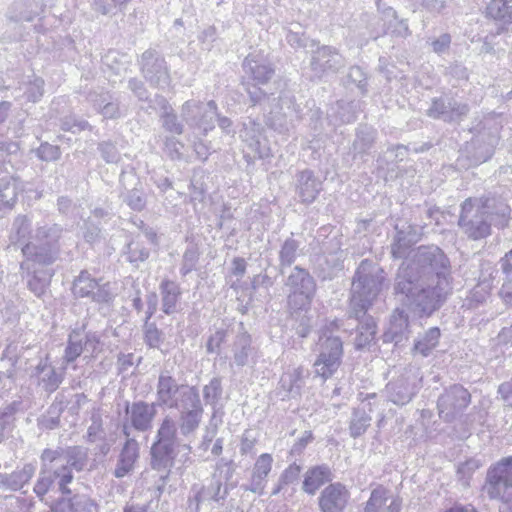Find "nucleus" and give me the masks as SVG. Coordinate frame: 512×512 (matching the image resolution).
I'll list each match as a JSON object with an SVG mask.
<instances>
[{
    "instance_id": "obj_60",
    "label": "nucleus",
    "mask_w": 512,
    "mask_h": 512,
    "mask_svg": "<svg viewBox=\"0 0 512 512\" xmlns=\"http://www.w3.org/2000/svg\"><path fill=\"white\" fill-rule=\"evenodd\" d=\"M44 84V80L41 77L33 76V79L25 85L22 96L16 95L15 98L19 99L22 97L25 98L26 102L36 103L41 100L44 94Z\"/></svg>"
},
{
    "instance_id": "obj_63",
    "label": "nucleus",
    "mask_w": 512,
    "mask_h": 512,
    "mask_svg": "<svg viewBox=\"0 0 512 512\" xmlns=\"http://www.w3.org/2000/svg\"><path fill=\"white\" fill-rule=\"evenodd\" d=\"M481 466V462L478 459L470 458L463 463H460L457 468L458 480L465 487L470 485V479L473 474Z\"/></svg>"
},
{
    "instance_id": "obj_46",
    "label": "nucleus",
    "mask_w": 512,
    "mask_h": 512,
    "mask_svg": "<svg viewBox=\"0 0 512 512\" xmlns=\"http://www.w3.org/2000/svg\"><path fill=\"white\" fill-rule=\"evenodd\" d=\"M229 490V485H224L221 477L216 473H213L211 480L207 485L201 486L198 489L205 501H212L221 506L224 505L229 494Z\"/></svg>"
},
{
    "instance_id": "obj_13",
    "label": "nucleus",
    "mask_w": 512,
    "mask_h": 512,
    "mask_svg": "<svg viewBox=\"0 0 512 512\" xmlns=\"http://www.w3.org/2000/svg\"><path fill=\"white\" fill-rule=\"evenodd\" d=\"M72 293L76 298H88L99 305L107 306H110L115 298L110 283H101V279L94 278L87 270H82L75 277Z\"/></svg>"
},
{
    "instance_id": "obj_1",
    "label": "nucleus",
    "mask_w": 512,
    "mask_h": 512,
    "mask_svg": "<svg viewBox=\"0 0 512 512\" xmlns=\"http://www.w3.org/2000/svg\"><path fill=\"white\" fill-rule=\"evenodd\" d=\"M450 275V260L441 248L419 246L412 258L399 266L394 292L409 312L419 318L430 317L447 300Z\"/></svg>"
},
{
    "instance_id": "obj_9",
    "label": "nucleus",
    "mask_w": 512,
    "mask_h": 512,
    "mask_svg": "<svg viewBox=\"0 0 512 512\" xmlns=\"http://www.w3.org/2000/svg\"><path fill=\"white\" fill-rule=\"evenodd\" d=\"M197 396L199 392L196 387L178 383L169 371L159 374L156 384L157 406L177 409Z\"/></svg>"
},
{
    "instance_id": "obj_20",
    "label": "nucleus",
    "mask_w": 512,
    "mask_h": 512,
    "mask_svg": "<svg viewBox=\"0 0 512 512\" xmlns=\"http://www.w3.org/2000/svg\"><path fill=\"white\" fill-rule=\"evenodd\" d=\"M488 220L498 228H504L510 220V206L506 200L496 193L488 192L481 197L469 198Z\"/></svg>"
},
{
    "instance_id": "obj_34",
    "label": "nucleus",
    "mask_w": 512,
    "mask_h": 512,
    "mask_svg": "<svg viewBox=\"0 0 512 512\" xmlns=\"http://www.w3.org/2000/svg\"><path fill=\"white\" fill-rule=\"evenodd\" d=\"M26 270V287L38 299H43L47 294L53 276L54 268H37L25 267Z\"/></svg>"
},
{
    "instance_id": "obj_31",
    "label": "nucleus",
    "mask_w": 512,
    "mask_h": 512,
    "mask_svg": "<svg viewBox=\"0 0 512 512\" xmlns=\"http://www.w3.org/2000/svg\"><path fill=\"white\" fill-rule=\"evenodd\" d=\"M390 490L377 485L370 494L363 512H401V499L392 497Z\"/></svg>"
},
{
    "instance_id": "obj_61",
    "label": "nucleus",
    "mask_w": 512,
    "mask_h": 512,
    "mask_svg": "<svg viewBox=\"0 0 512 512\" xmlns=\"http://www.w3.org/2000/svg\"><path fill=\"white\" fill-rule=\"evenodd\" d=\"M223 388L219 377H213L210 382L203 387V398L207 405L215 408L222 397Z\"/></svg>"
},
{
    "instance_id": "obj_37",
    "label": "nucleus",
    "mask_w": 512,
    "mask_h": 512,
    "mask_svg": "<svg viewBox=\"0 0 512 512\" xmlns=\"http://www.w3.org/2000/svg\"><path fill=\"white\" fill-rule=\"evenodd\" d=\"M255 349L252 346L250 334L245 330L244 324H238V330L232 344L233 363L237 367H244L249 364V359L253 355Z\"/></svg>"
},
{
    "instance_id": "obj_59",
    "label": "nucleus",
    "mask_w": 512,
    "mask_h": 512,
    "mask_svg": "<svg viewBox=\"0 0 512 512\" xmlns=\"http://www.w3.org/2000/svg\"><path fill=\"white\" fill-rule=\"evenodd\" d=\"M143 340L146 346L153 349H159L164 342V334L155 322L144 321L142 328Z\"/></svg>"
},
{
    "instance_id": "obj_6",
    "label": "nucleus",
    "mask_w": 512,
    "mask_h": 512,
    "mask_svg": "<svg viewBox=\"0 0 512 512\" xmlns=\"http://www.w3.org/2000/svg\"><path fill=\"white\" fill-rule=\"evenodd\" d=\"M244 71L243 86L248 95L250 106L256 107L268 99H273L274 82L282 80L274 79V65L261 53H249L242 63Z\"/></svg>"
},
{
    "instance_id": "obj_26",
    "label": "nucleus",
    "mask_w": 512,
    "mask_h": 512,
    "mask_svg": "<svg viewBox=\"0 0 512 512\" xmlns=\"http://www.w3.org/2000/svg\"><path fill=\"white\" fill-rule=\"evenodd\" d=\"M66 484V491L49 505L50 512H96L97 504L85 494H73Z\"/></svg>"
},
{
    "instance_id": "obj_64",
    "label": "nucleus",
    "mask_w": 512,
    "mask_h": 512,
    "mask_svg": "<svg viewBox=\"0 0 512 512\" xmlns=\"http://www.w3.org/2000/svg\"><path fill=\"white\" fill-rule=\"evenodd\" d=\"M60 412L61 409L52 404L46 415H42L37 419V425L41 430H53L60 425Z\"/></svg>"
},
{
    "instance_id": "obj_14",
    "label": "nucleus",
    "mask_w": 512,
    "mask_h": 512,
    "mask_svg": "<svg viewBox=\"0 0 512 512\" xmlns=\"http://www.w3.org/2000/svg\"><path fill=\"white\" fill-rule=\"evenodd\" d=\"M458 225L462 232L471 240H481L491 234L493 222L488 220L469 198L461 204Z\"/></svg>"
},
{
    "instance_id": "obj_32",
    "label": "nucleus",
    "mask_w": 512,
    "mask_h": 512,
    "mask_svg": "<svg viewBox=\"0 0 512 512\" xmlns=\"http://www.w3.org/2000/svg\"><path fill=\"white\" fill-rule=\"evenodd\" d=\"M334 473L328 464L309 467L303 474L302 491L313 496L325 484L333 483Z\"/></svg>"
},
{
    "instance_id": "obj_49",
    "label": "nucleus",
    "mask_w": 512,
    "mask_h": 512,
    "mask_svg": "<svg viewBox=\"0 0 512 512\" xmlns=\"http://www.w3.org/2000/svg\"><path fill=\"white\" fill-rule=\"evenodd\" d=\"M31 239H33L32 219L28 215L20 214L16 216L10 231L11 243L24 245L26 242H32Z\"/></svg>"
},
{
    "instance_id": "obj_62",
    "label": "nucleus",
    "mask_w": 512,
    "mask_h": 512,
    "mask_svg": "<svg viewBox=\"0 0 512 512\" xmlns=\"http://www.w3.org/2000/svg\"><path fill=\"white\" fill-rule=\"evenodd\" d=\"M203 103L196 100H188L182 105L181 117L190 127L194 128L201 116Z\"/></svg>"
},
{
    "instance_id": "obj_44",
    "label": "nucleus",
    "mask_w": 512,
    "mask_h": 512,
    "mask_svg": "<svg viewBox=\"0 0 512 512\" xmlns=\"http://www.w3.org/2000/svg\"><path fill=\"white\" fill-rule=\"evenodd\" d=\"M44 0H18L11 8L10 18L14 21H32L45 7Z\"/></svg>"
},
{
    "instance_id": "obj_58",
    "label": "nucleus",
    "mask_w": 512,
    "mask_h": 512,
    "mask_svg": "<svg viewBox=\"0 0 512 512\" xmlns=\"http://www.w3.org/2000/svg\"><path fill=\"white\" fill-rule=\"evenodd\" d=\"M16 404L12 403L0 410V443L5 441L14 428Z\"/></svg>"
},
{
    "instance_id": "obj_55",
    "label": "nucleus",
    "mask_w": 512,
    "mask_h": 512,
    "mask_svg": "<svg viewBox=\"0 0 512 512\" xmlns=\"http://www.w3.org/2000/svg\"><path fill=\"white\" fill-rule=\"evenodd\" d=\"M36 473V463L28 462L22 467L17 466L11 474L12 492L21 490L27 485Z\"/></svg>"
},
{
    "instance_id": "obj_41",
    "label": "nucleus",
    "mask_w": 512,
    "mask_h": 512,
    "mask_svg": "<svg viewBox=\"0 0 512 512\" xmlns=\"http://www.w3.org/2000/svg\"><path fill=\"white\" fill-rule=\"evenodd\" d=\"M441 331L438 327H430L422 333H418L415 337L411 353L423 358L429 357L439 345Z\"/></svg>"
},
{
    "instance_id": "obj_52",
    "label": "nucleus",
    "mask_w": 512,
    "mask_h": 512,
    "mask_svg": "<svg viewBox=\"0 0 512 512\" xmlns=\"http://www.w3.org/2000/svg\"><path fill=\"white\" fill-rule=\"evenodd\" d=\"M342 364V359L318 353L314 362L315 375L326 381L334 376Z\"/></svg>"
},
{
    "instance_id": "obj_40",
    "label": "nucleus",
    "mask_w": 512,
    "mask_h": 512,
    "mask_svg": "<svg viewBox=\"0 0 512 512\" xmlns=\"http://www.w3.org/2000/svg\"><path fill=\"white\" fill-rule=\"evenodd\" d=\"M159 292L163 313L166 315L176 313L182 295L180 285L173 280L165 278L159 284Z\"/></svg>"
},
{
    "instance_id": "obj_43",
    "label": "nucleus",
    "mask_w": 512,
    "mask_h": 512,
    "mask_svg": "<svg viewBox=\"0 0 512 512\" xmlns=\"http://www.w3.org/2000/svg\"><path fill=\"white\" fill-rule=\"evenodd\" d=\"M395 230L396 234L391 243V255L394 259H402L409 254L411 246L416 242V234L411 225H408L407 229H400L396 225Z\"/></svg>"
},
{
    "instance_id": "obj_57",
    "label": "nucleus",
    "mask_w": 512,
    "mask_h": 512,
    "mask_svg": "<svg viewBox=\"0 0 512 512\" xmlns=\"http://www.w3.org/2000/svg\"><path fill=\"white\" fill-rule=\"evenodd\" d=\"M126 259L133 266L139 267V264L146 261L150 256V251L138 241L129 242L124 248Z\"/></svg>"
},
{
    "instance_id": "obj_7",
    "label": "nucleus",
    "mask_w": 512,
    "mask_h": 512,
    "mask_svg": "<svg viewBox=\"0 0 512 512\" xmlns=\"http://www.w3.org/2000/svg\"><path fill=\"white\" fill-rule=\"evenodd\" d=\"M60 454L46 448L40 455V470L33 486V493L40 501L57 485L58 492L66 491V484L74 479V474L57 465Z\"/></svg>"
},
{
    "instance_id": "obj_38",
    "label": "nucleus",
    "mask_w": 512,
    "mask_h": 512,
    "mask_svg": "<svg viewBox=\"0 0 512 512\" xmlns=\"http://www.w3.org/2000/svg\"><path fill=\"white\" fill-rule=\"evenodd\" d=\"M305 385L304 371L301 367L284 373L279 381V392L282 400L294 399L301 396Z\"/></svg>"
},
{
    "instance_id": "obj_23",
    "label": "nucleus",
    "mask_w": 512,
    "mask_h": 512,
    "mask_svg": "<svg viewBox=\"0 0 512 512\" xmlns=\"http://www.w3.org/2000/svg\"><path fill=\"white\" fill-rule=\"evenodd\" d=\"M140 180L133 168L123 169L119 176V185L125 190L122 193L123 202L136 212H141L145 209L147 199L143 189L138 187Z\"/></svg>"
},
{
    "instance_id": "obj_8",
    "label": "nucleus",
    "mask_w": 512,
    "mask_h": 512,
    "mask_svg": "<svg viewBox=\"0 0 512 512\" xmlns=\"http://www.w3.org/2000/svg\"><path fill=\"white\" fill-rule=\"evenodd\" d=\"M287 289V307L291 313H297L310 307L316 292V281L309 271L294 266L284 280Z\"/></svg>"
},
{
    "instance_id": "obj_5",
    "label": "nucleus",
    "mask_w": 512,
    "mask_h": 512,
    "mask_svg": "<svg viewBox=\"0 0 512 512\" xmlns=\"http://www.w3.org/2000/svg\"><path fill=\"white\" fill-rule=\"evenodd\" d=\"M62 233L63 228L59 224H37L33 234L34 242H26L21 248L25 258L20 264L21 270L28 266L53 268L52 265L60 255L59 240Z\"/></svg>"
},
{
    "instance_id": "obj_30",
    "label": "nucleus",
    "mask_w": 512,
    "mask_h": 512,
    "mask_svg": "<svg viewBox=\"0 0 512 512\" xmlns=\"http://www.w3.org/2000/svg\"><path fill=\"white\" fill-rule=\"evenodd\" d=\"M411 334L409 314L404 308H396L393 310L389 326L385 331L384 342H394L399 345L406 342Z\"/></svg>"
},
{
    "instance_id": "obj_15",
    "label": "nucleus",
    "mask_w": 512,
    "mask_h": 512,
    "mask_svg": "<svg viewBox=\"0 0 512 512\" xmlns=\"http://www.w3.org/2000/svg\"><path fill=\"white\" fill-rule=\"evenodd\" d=\"M471 403V394L460 384L446 388L439 396L437 407L439 416L445 422H453Z\"/></svg>"
},
{
    "instance_id": "obj_19",
    "label": "nucleus",
    "mask_w": 512,
    "mask_h": 512,
    "mask_svg": "<svg viewBox=\"0 0 512 512\" xmlns=\"http://www.w3.org/2000/svg\"><path fill=\"white\" fill-rule=\"evenodd\" d=\"M311 50L310 69L314 75L321 78L328 73H336L346 64L345 58L337 48L330 45H319Z\"/></svg>"
},
{
    "instance_id": "obj_45",
    "label": "nucleus",
    "mask_w": 512,
    "mask_h": 512,
    "mask_svg": "<svg viewBox=\"0 0 512 512\" xmlns=\"http://www.w3.org/2000/svg\"><path fill=\"white\" fill-rule=\"evenodd\" d=\"M294 233L287 237L280 245L278 253V272L285 274V270L290 268L300 255V242L293 238Z\"/></svg>"
},
{
    "instance_id": "obj_17",
    "label": "nucleus",
    "mask_w": 512,
    "mask_h": 512,
    "mask_svg": "<svg viewBox=\"0 0 512 512\" xmlns=\"http://www.w3.org/2000/svg\"><path fill=\"white\" fill-rule=\"evenodd\" d=\"M100 345V338L96 333L84 332L81 329L72 330L62 356V370H66L81 354L86 351L95 353Z\"/></svg>"
},
{
    "instance_id": "obj_48",
    "label": "nucleus",
    "mask_w": 512,
    "mask_h": 512,
    "mask_svg": "<svg viewBox=\"0 0 512 512\" xmlns=\"http://www.w3.org/2000/svg\"><path fill=\"white\" fill-rule=\"evenodd\" d=\"M485 16L502 25H512V0H489Z\"/></svg>"
},
{
    "instance_id": "obj_53",
    "label": "nucleus",
    "mask_w": 512,
    "mask_h": 512,
    "mask_svg": "<svg viewBox=\"0 0 512 512\" xmlns=\"http://www.w3.org/2000/svg\"><path fill=\"white\" fill-rule=\"evenodd\" d=\"M356 104L354 102L337 101L328 114L334 125L351 123L356 120Z\"/></svg>"
},
{
    "instance_id": "obj_24",
    "label": "nucleus",
    "mask_w": 512,
    "mask_h": 512,
    "mask_svg": "<svg viewBox=\"0 0 512 512\" xmlns=\"http://www.w3.org/2000/svg\"><path fill=\"white\" fill-rule=\"evenodd\" d=\"M86 100L104 120H117L124 115L119 98L110 91L91 90L87 93Z\"/></svg>"
},
{
    "instance_id": "obj_29",
    "label": "nucleus",
    "mask_w": 512,
    "mask_h": 512,
    "mask_svg": "<svg viewBox=\"0 0 512 512\" xmlns=\"http://www.w3.org/2000/svg\"><path fill=\"white\" fill-rule=\"evenodd\" d=\"M140 458V444L136 439H129L122 444L113 470L114 477L121 479L130 475Z\"/></svg>"
},
{
    "instance_id": "obj_2",
    "label": "nucleus",
    "mask_w": 512,
    "mask_h": 512,
    "mask_svg": "<svg viewBox=\"0 0 512 512\" xmlns=\"http://www.w3.org/2000/svg\"><path fill=\"white\" fill-rule=\"evenodd\" d=\"M177 410V421L169 414L161 419L150 447V466L158 472H170L177 456V448L188 453L191 451L190 444H181L180 439L191 440L200 427L204 413L200 395Z\"/></svg>"
},
{
    "instance_id": "obj_47",
    "label": "nucleus",
    "mask_w": 512,
    "mask_h": 512,
    "mask_svg": "<svg viewBox=\"0 0 512 512\" xmlns=\"http://www.w3.org/2000/svg\"><path fill=\"white\" fill-rule=\"evenodd\" d=\"M155 100L161 109L160 119L162 122V127L167 132L181 135L184 132V125L178 119V116L174 112L167 99L161 95H157Z\"/></svg>"
},
{
    "instance_id": "obj_22",
    "label": "nucleus",
    "mask_w": 512,
    "mask_h": 512,
    "mask_svg": "<svg viewBox=\"0 0 512 512\" xmlns=\"http://www.w3.org/2000/svg\"><path fill=\"white\" fill-rule=\"evenodd\" d=\"M13 165L5 158H0V209L11 210L16 202L19 192L25 188L24 182L15 175H10Z\"/></svg>"
},
{
    "instance_id": "obj_39",
    "label": "nucleus",
    "mask_w": 512,
    "mask_h": 512,
    "mask_svg": "<svg viewBox=\"0 0 512 512\" xmlns=\"http://www.w3.org/2000/svg\"><path fill=\"white\" fill-rule=\"evenodd\" d=\"M377 138V130L369 125H359L355 132V139L352 143L351 152L353 159L364 158L371 153V149Z\"/></svg>"
},
{
    "instance_id": "obj_54",
    "label": "nucleus",
    "mask_w": 512,
    "mask_h": 512,
    "mask_svg": "<svg viewBox=\"0 0 512 512\" xmlns=\"http://www.w3.org/2000/svg\"><path fill=\"white\" fill-rule=\"evenodd\" d=\"M372 417L363 408H355L352 411L349 433L352 438H358L362 436L367 429L370 427Z\"/></svg>"
},
{
    "instance_id": "obj_25",
    "label": "nucleus",
    "mask_w": 512,
    "mask_h": 512,
    "mask_svg": "<svg viewBox=\"0 0 512 512\" xmlns=\"http://www.w3.org/2000/svg\"><path fill=\"white\" fill-rule=\"evenodd\" d=\"M157 404L148 403L143 400L127 402L125 405V414L127 422L138 432H147L152 429L153 421L157 415Z\"/></svg>"
},
{
    "instance_id": "obj_33",
    "label": "nucleus",
    "mask_w": 512,
    "mask_h": 512,
    "mask_svg": "<svg viewBox=\"0 0 512 512\" xmlns=\"http://www.w3.org/2000/svg\"><path fill=\"white\" fill-rule=\"evenodd\" d=\"M273 457L269 453L261 454L255 461L249 484L243 485L245 491L263 495L267 478L272 470Z\"/></svg>"
},
{
    "instance_id": "obj_51",
    "label": "nucleus",
    "mask_w": 512,
    "mask_h": 512,
    "mask_svg": "<svg viewBox=\"0 0 512 512\" xmlns=\"http://www.w3.org/2000/svg\"><path fill=\"white\" fill-rule=\"evenodd\" d=\"M360 23L366 30L362 35L365 36L367 40H376L387 33L386 23L372 13H362L360 15Z\"/></svg>"
},
{
    "instance_id": "obj_12",
    "label": "nucleus",
    "mask_w": 512,
    "mask_h": 512,
    "mask_svg": "<svg viewBox=\"0 0 512 512\" xmlns=\"http://www.w3.org/2000/svg\"><path fill=\"white\" fill-rule=\"evenodd\" d=\"M422 375L414 366L405 367L402 373L386 385L388 400L398 406L408 404L421 387Z\"/></svg>"
},
{
    "instance_id": "obj_56",
    "label": "nucleus",
    "mask_w": 512,
    "mask_h": 512,
    "mask_svg": "<svg viewBox=\"0 0 512 512\" xmlns=\"http://www.w3.org/2000/svg\"><path fill=\"white\" fill-rule=\"evenodd\" d=\"M218 116V108L215 101L210 100L207 104L203 105L201 116L198 119L194 128L202 131L203 135L214 129V122Z\"/></svg>"
},
{
    "instance_id": "obj_10",
    "label": "nucleus",
    "mask_w": 512,
    "mask_h": 512,
    "mask_svg": "<svg viewBox=\"0 0 512 512\" xmlns=\"http://www.w3.org/2000/svg\"><path fill=\"white\" fill-rule=\"evenodd\" d=\"M264 132V127L257 119L248 116L243 121L239 137L243 143L244 159L248 164L271 156L269 141Z\"/></svg>"
},
{
    "instance_id": "obj_16",
    "label": "nucleus",
    "mask_w": 512,
    "mask_h": 512,
    "mask_svg": "<svg viewBox=\"0 0 512 512\" xmlns=\"http://www.w3.org/2000/svg\"><path fill=\"white\" fill-rule=\"evenodd\" d=\"M469 105L459 102L449 94H443L431 99V104L426 110V115L435 120L446 123H458L469 113Z\"/></svg>"
},
{
    "instance_id": "obj_27",
    "label": "nucleus",
    "mask_w": 512,
    "mask_h": 512,
    "mask_svg": "<svg viewBox=\"0 0 512 512\" xmlns=\"http://www.w3.org/2000/svg\"><path fill=\"white\" fill-rule=\"evenodd\" d=\"M350 492L341 482L327 485L318 497L320 512H345L349 503Z\"/></svg>"
},
{
    "instance_id": "obj_3",
    "label": "nucleus",
    "mask_w": 512,
    "mask_h": 512,
    "mask_svg": "<svg viewBox=\"0 0 512 512\" xmlns=\"http://www.w3.org/2000/svg\"><path fill=\"white\" fill-rule=\"evenodd\" d=\"M385 279L384 270L368 259L360 262L353 276L348 315L359 322L354 340V348L358 351L369 350L375 343L377 324L367 312L380 294Z\"/></svg>"
},
{
    "instance_id": "obj_35",
    "label": "nucleus",
    "mask_w": 512,
    "mask_h": 512,
    "mask_svg": "<svg viewBox=\"0 0 512 512\" xmlns=\"http://www.w3.org/2000/svg\"><path fill=\"white\" fill-rule=\"evenodd\" d=\"M64 371L57 369L50 363L49 355L40 359L35 367V376L38 379V385L48 394L55 392L64 380Z\"/></svg>"
},
{
    "instance_id": "obj_4",
    "label": "nucleus",
    "mask_w": 512,
    "mask_h": 512,
    "mask_svg": "<svg viewBox=\"0 0 512 512\" xmlns=\"http://www.w3.org/2000/svg\"><path fill=\"white\" fill-rule=\"evenodd\" d=\"M273 99L259 103L266 126L279 133L286 134L293 126L294 120L301 119L302 109L296 103L294 92L285 80L275 81Z\"/></svg>"
},
{
    "instance_id": "obj_11",
    "label": "nucleus",
    "mask_w": 512,
    "mask_h": 512,
    "mask_svg": "<svg viewBox=\"0 0 512 512\" xmlns=\"http://www.w3.org/2000/svg\"><path fill=\"white\" fill-rule=\"evenodd\" d=\"M140 73L153 88L165 89L171 83L165 56L154 48L145 50L137 60Z\"/></svg>"
},
{
    "instance_id": "obj_28",
    "label": "nucleus",
    "mask_w": 512,
    "mask_h": 512,
    "mask_svg": "<svg viewBox=\"0 0 512 512\" xmlns=\"http://www.w3.org/2000/svg\"><path fill=\"white\" fill-rule=\"evenodd\" d=\"M340 329L339 320L327 322L320 330L318 339V353L330 357L343 358V341L336 333Z\"/></svg>"
},
{
    "instance_id": "obj_42",
    "label": "nucleus",
    "mask_w": 512,
    "mask_h": 512,
    "mask_svg": "<svg viewBox=\"0 0 512 512\" xmlns=\"http://www.w3.org/2000/svg\"><path fill=\"white\" fill-rule=\"evenodd\" d=\"M52 451H57L60 454L57 460V465L63 467L73 473V470L81 471L84 469L87 460L86 451L80 446L68 447L67 449L56 448Z\"/></svg>"
},
{
    "instance_id": "obj_36",
    "label": "nucleus",
    "mask_w": 512,
    "mask_h": 512,
    "mask_svg": "<svg viewBox=\"0 0 512 512\" xmlns=\"http://www.w3.org/2000/svg\"><path fill=\"white\" fill-rule=\"evenodd\" d=\"M321 190L322 181L312 170L305 169L296 175V194L302 203H313Z\"/></svg>"
},
{
    "instance_id": "obj_21",
    "label": "nucleus",
    "mask_w": 512,
    "mask_h": 512,
    "mask_svg": "<svg viewBox=\"0 0 512 512\" xmlns=\"http://www.w3.org/2000/svg\"><path fill=\"white\" fill-rule=\"evenodd\" d=\"M498 136L490 130L479 131L465 146L469 166H478L489 160L498 144Z\"/></svg>"
},
{
    "instance_id": "obj_50",
    "label": "nucleus",
    "mask_w": 512,
    "mask_h": 512,
    "mask_svg": "<svg viewBox=\"0 0 512 512\" xmlns=\"http://www.w3.org/2000/svg\"><path fill=\"white\" fill-rule=\"evenodd\" d=\"M499 265L504 277L498 294L505 304L512 306V250L500 259Z\"/></svg>"
},
{
    "instance_id": "obj_18",
    "label": "nucleus",
    "mask_w": 512,
    "mask_h": 512,
    "mask_svg": "<svg viewBox=\"0 0 512 512\" xmlns=\"http://www.w3.org/2000/svg\"><path fill=\"white\" fill-rule=\"evenodd\" d=\"M511 486L512 456H508L488 468L483 491L490 499H498Z\"/></svg>"
}]
</instances>
